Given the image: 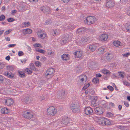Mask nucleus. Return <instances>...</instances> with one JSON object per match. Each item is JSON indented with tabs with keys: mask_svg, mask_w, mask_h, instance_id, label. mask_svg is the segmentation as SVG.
<instances>
[{
	"mask_svg": "<svg viewBox=\"0 0 130 130\" xmlns=\"http://www.w3.org/2000/svg\"><path fill=\"white\" fill-rule=\"evenodd\" d=\"M92 82L94 83H98L99 82V79L97 78H94Z\"/></svg>",
	"mask_w": 130,
	"mask_h": 130,
	"instance_id": "e433bc0d",
	"label": "nucleus"
},
{
	"mask_svg": "<svg viewBox=\"0 0 130 130\" xmlns=\"http://www.w3.org/2000/svg\"><path fill=\"white\" fill-rule=\"evenodd\" d=\"M3 75L10 78H12L14 77V75L13 74L9 73L7 71L3 73Z\"/></svg>",
	"mask_w": 130,
	"mask_h": 130,
	"instance_id": "dca6fc26",
	"label": "nucleus"
},
{
	"mask_svg": "<svg viewBox=\"0 0 130 130\" xmlns=\"http://www.w3.org/2000/svg\"><path fill=\"white\" fill-rule=\"evenodd\" d=\"M37 52H38L40 53L44 54L45 53V51L44 50L38 48L36 50Z\"/></svg>",
	"mask_w": 130,
	"mask_h": 130,
	"instance_id": "473e14b6",
	"label": "nucleus"
},
{
	"mask_svg": "<svg viewBox=\"0 0 130 130\" xmlns=\"http://www.w3.org/2000/svg\"><path fill=\"white\" fill-rule=\"evenodd\" d=\"M102 76L101 75L100 73L97 74L96 75V77H100Z\"/></svg>",
	"mask_w": 130,
	"mask_h": 130,
	"instance_id": "680f3d73",
	"label": "nucleus"
},
{
	"mask_svg": "<svg viewBox=\"0 0 130 130\" xmlns=\"http://www.w3.org/2000/svg\"><path fill=\"white\" fill-rule=\"evenodd\" d=\"M47 112L48 115L53 116L56 113L57 110L55 107L52 106L47 108Z\"/></svg>",
	"mask_w": 130,
	"mask_h": 130,
	"instance_id": "7ed1b4c3",
	"label": "nucleus"
},
{
	"mask_svg": "<svg viewBox=\"0 0 130 130\" xmlns=\"http://www.w3.org/2000/svg\"><path fill=\"white\" fill-rule=\"evenodd\" d=\"M40 9L44 13H48L50 11V8L47 6H45L40 8Z\"/></svg>",
	"mask_w": 130,
	"mask_h": 130,
	"instance_id": "4468645a",
	"label": "nucleus"
},
{
	"mask_svg": "<svg viewBox=\"0 0 130 130\" xmlns=\"http://www.w3.org/2000/svg\"><path fill=\"white\" fill-rule=\"evenodd\" d=\"M39 99L41 100H43L44 99V96L43 95L40 96L39 98Z\"/></svg>",
	"mask_w": 130,
	"mask_h": 130,
	"instance_id": "4d7b16f0",
	"label": "nucleus"
},
{
	"mask_svg": "<svg viewBox=\"0 0 130 130\" xmlns=\"http://www.w3.org/2000/svg\"><path fill=\"white\" fill-rule=\"evenodd\" d=\"M23 33L24 34H30L32 33V31L31 29L29 28H27L23 30Z\"/></svg>",
	"mask_w": 130,
	"mask_h": 130,
	"instance_id": "5701e85b",
	"label": "nucleus"
},
{
	"mask_svg": "<svg viewBox=\"0 0 130 130\" xmlns=\"http://www.w3.org/2000/svg\"><path fill=\"white\" fill-rule=\"evenodd\" d=\"M106 55V58L108 61L111 60L113 57V55L111 53H108Z\"/></svg>",
	"mask_w": 130,
	"mask_h": 130,
	"instance_id": "4be33fe9",
	"label": "nucleus"
},
{
	"mask_svg": "<svg viewBox=\"0 0 130 130\" xmlns=\"http://www.w3.org/2000/svg\"><path fill=\"white\" fill-rule=\"evenodd\" d=\"M30 25V24L29 22H25L22 24V27H26Z\"/></svg>",
	"mask_w": 130,
	"mask_h": 130,
	"instance_id": "cd10ccee",
	"label": "nucleus"
},
{
	"mask_svg": "<svg viewBox=\"0 0 130 130\" xmlns=\"http://www.w3.org/2000/svg\"><path fill=\"white\" fill-rule=\"evenodd\" d=\"M122 44L121 42L119 41H115L113 42L114 45L116 47H118L120 46Z\"/></svg>",
	"mask_w": 130,
	"mask_h": 130,
	"instance_id": "c85d7f7f",
	"label": "nucleus"
},
{
	"mask_svg": "<svg viewBox=\"0 0 130 130\" xmlns=\"http://www.w3.org/2000/svg\"><path fill=\"white\" fill-rule=\"evenodd\" d=\"M64 3H67L70 1V0H61Z\"/></svg>",
	"mask_w": 130,
	"mask_h": 130,
	"instance_id": "0e129e2a",
	"label": "nucleus"
},
{
	"mask_svg": "<svg viewBox=\"0 0 130 130\" xmlns=\"http://www.w3.org/2000/svg\"><path fill=\"white\" fill-rule=\"evenodd\" d=\"M62 59L63 60H67L69 59L68 57V55L67 54H64L61 56Z\"/></svg>",
	"mask_w": 130,
	"mask_h": 130,
	"instance_id": "bb28decb",
	"label": "nucleus"
},
{
	"mask_svg": "<svg viewBox=\"0 0 130 130\" xmlns=\"http://www.w3.org/2000/svg\"><path fill=\"white\" fill-rule=\"evenodd\" d=\"M90 85V84L88 83L87 84L85 85L82 88L83 90H84L86 89Z\"/></svg>",
	"mask_w": 130,
	"mask_h": 130,
	"instance_id": "49530a36",
	"label": "nucleus"
},
{
	"mask_svg": "<svg viewBox=\"0 0 130 130\" xmlns=\"http://www.w3.org/2000/svg\"><path fill=\"white\" fill-rule=\"evenodd\" d=\"M102 72L104 74L106 75H109L111 73V72L109 71L108 70L104 69L102 71Z\"/></svg>",
	"mask_w": 130,
	"mask_h": 130,
	"instance_id": "2f4dec72",
	"label": "nucleus"
},
{
	"mask_svg": "<svg viewBox=\"0 0 130 130\" xmlns=\"http://www.w3.org/2000/svg\"><path fill=\"white\" fill-rule=\"evenodd\" d=\"M25 71L26 73L28 74H31L32 73V71L28 68L25 69Z\"/></svg>",
	"mask_w": 130,
	"mask_h": 130,
	"instance_id": "72a5a7b5",
	"label": "nucleus"
},
{
	"mask_svg": "<svg viewBox=\"0 0 130 130\" xmlns=\"http://www.w3.org/2000/svg\"><path fill=\"white\" fill-rule=\"evenodd\" d=\"M46 59L44 56H42L40 58V60L43 62L46 61Z\"/></svg>",
	"mask_w": 130,
	"mask_h": 130,
	"instance_id": "a19ab883",
	"label": "nucleus"
},
{
	"mask_svg": "<svg viewBox=\"0 0 130 130\" xmlns=\"http://www.w3.org/2000/svg\"><path fill=\"white\" fill-rule=\"evenodd\" d=\"M5 17L3 15H2L0 16V21H4L5 19Z\"/></svg>",
	"mask_w": 130,
	"mask_h": 130,
	"instance_id": "a18cd8bd",
	"label": "nucleus"
},
{
	"mask_svg": "<svg viewBox=\"0 0 130 130\" xmlns=\"http://www.w3.org/2000/svg\"><path fill=\"white\" fill-rule=\"evenodd\" d=\"M24 54V53L21 51H19L18 53V55L19 56H22Z\"/></svg>",
	"mask_w": 130,
	"mask_h": 130,
	"instance_id": "8fccbe9b",
	"label": "nucleus"
},
{
	"mask_svg": "<svg viewBox=\"0 0 130 130\" xmlns=\"http://www.w3.org/2000/svg\"><path fill=\"white\" fill-rule=\"evenodd\" d=\"M85 112L87 115H90L93 113V110L90 107H87L85 109Z\"/></svg>",
	"mask_w": 130,
	"mask_h": 130,
	"instance_id": "9b49d317",
	"label": "nucleus"
},
{
	"mask_svg": "<svg viewBox=\"0 0 130 130\" xmlns=\"http://www.w3.org/2000/svg\"><path fill=\"white\" fill-rule=\"evenodd\" d=\"M68 119L67 117H64L62 118L61 122V124H63L65 125L67 124L69 122Z\"/></svg>",
	"mask_w": 130,
	"mask_h": 130,
	"instance_id": "aec40b11",
	"label": "nucleus"
},
{
	"mask_svg": "<svg viewBox=\"0 0 130 130\" xmlns=\"http://www.w3.org/2000/svg\"><path fill=\"white\" fill-rule=\"evenodd\" d=\"M105 50V49L104 48L100 47L98 49L97 52L99 54H102L104 53Z\"/></svg>",
	"mask_w": 130,
	"mask_h": 130,
	"instance_id": "c756f323",
	"label": "nucleus"
},
{
	"mask_svg": "<svg viewBox=\"0 0 130 130\" xmlns=\"http://www.w3.org/2000/svg\"><path fill=\"white\" fill-rule=\"evenodd\" d=\"M108 36L106 34H103L100 36V39L101 41L106 40L108 38Z\"/></svg>",
	"mask_w": 130,
	"mask_h": 130,
	"instance_id": "6ab92c4d",
	"label": "nucleus"
},
{
	"mask_svg": "<svg viewBox=\"0 0 130 130\" xmlns=\"http://www.w3.org/2000/svg\"><path fill=\"white\" fill-rule=\"evenodd\" d=\"M70 108L74 112L77 113L80 110V106L78 101L77 100L73 101L70 105Z\"/></svg>",
	"mask_w": 130,
	"mask_h": 130,
	"instance_id": "f257e3e1",
	"label": "nucleus"
},
{
	"mask_svg": "<svg viewBox=\"0 0 130 130\" xmlns=\"http://www.w3.org/2000/svg\"><path fill=\"white\" fill-rule=\"evenodd\" d=\"M82 51H76L74 53V54L75 55V57L76 58H79L82 56Z\"/></svg>",
	"mask_w": 130,
	"mask_h": 130,
	"instance_id": "f3484780",
	"label": "nucleus"
},
{
	"mask_svg": "<svg viewBox=\"0 0 130 130\" xmlns=\"http://www.w3.org/2000/svg\"><path fill=\"white\" fill-rule=\"evenodd\" d=\"M103 108L100 107H97L94 109L95 113L96 114L100 115L103 113Z\"/></svg>",
	"mask_w": 130,
	"mask_h": 130,
	"instance_id": "f8f14e48",
	"label": "nucleus"
},
{
	"mask_svg": "<svg viewBox=\"0 0 130 130\" xmlns=\"http://www.w3.org/2000/svg\"><path fill=\"white\" fill-rule=\"evenodd\" d=\"M54 52H53L52 50H48V51L47 54L48 55H52L54 54Z\"/></svg>",
	"mask_w": 130,
	"mask_h": 130,
	"instance_id": "de8ad7c7",
	"label": "nucleus"
},
{
	"mask_svg": "<svg viewBox=\"0 0 130 130\" xmlns=\"http://www.w3.org/2000/svg\"><path fill=\"white\" fill-rule=\"evenodd\" d=\"M42 30H39L38 32L37 35L38 36L42 39H44L46 36V34Z\"/></svg>",
	"mask_w": 130,
	"mask_h": 130,
	"instance_id": "2eb2a0df",
	"label": "nucleus"
},
{
	"mask_svg": "<svg viewBox=\"0 0 130 130\" xmlns=\"http://www.w3.org/2000/svg\"><path fill=\"white\" fill-rule=\"evenodd\" d=\"M87 30V28L84 27L79 28L77 30L76 32L80 35L84 34Z\"/></svg>",
	"mask_w": 130,
	"mask_h": 130,
	"instance_id": "ddd939ff",
	"label": "nucleus"
},
{
	"mask_svg": "<svg viewBox=\"0 0 130 130\" xmlns=\"http://www.w3.org/2000/svg\"><path fill=\"white\" fill-rule=\"evenodd\" d=\"M19 8L21 10L24 11L25 9V6L24 5H21L19 7Z\"/></svg>",
	"mask_w": 130,
	"mask_h": 130,
	"instance_id": "79ce46f5",
	"label": "nucleus"
},
{
	"mask_svg": "<svg viewBox=\"0 0 130 130\" xmlns=\"http://www.w3.org/2000/svg\"><path fill=\"white\" fill-rule=\"evenodd\" d=\"M127 79L130 81V74H128L127 75Z\"/></svg>",
	"mask_w": 130,
	"mask_h": 130,
	"instance_id": "774afa93",
	"label": "nucleus"
},
{
	"mask_svg": "<svg viewBox=\"0 0 130 130\" xmlns=\"http://www.w3.org/2000/svg\"><path fill=\"white\" fill-rule=\"evenodd\" d=\"M5 66L4 63L3 62H0V69H3Z\"/></svg>",
	"mask_w": 130,
	"mask_h": 130,
	"instance_id": "37998d69",
	"label": "nucleus"
},
{
	"mask_svg": "<svg viewBox=\"0 0 130 130\" xmlns=\"http://www.w3.org/2000/svg\"><path fill=\"white\" fill-rule=\"evenodd\" d=\"M96 21L95 17L93 16H90L88 17L86 19L87 24L88 25H90L94 23Z\"/></svg>",
	"mask_w": 130,
	"mask_h": 130,
	"instance_id": "20e7f679",
	"label": "nucleus"
},
{
	"mask_svg": "<svg viewBox=\"0 0 130 130\" xmlns=\"http://www.w3.org/2000/svg\"><path fill=\"white\" fill-rule=\"evenodd\" d=\"M7 21L9 22H12L14 21L15 20L14 19L10 18L7 19Z\"/></svg>",
	"mask_w": 130,
	"mask_h": 130,
	"instance_id": "09e8293b",
	"label": "nucleus"
},
{
	"mask_svg": "<svg viewBox=\"0 0 130 130\" xmlns=\"http://www.w3.org/2000/svg\"><path fill=\"white\" fill-rule=\"evenodd\" d=\"M99 123V124L103 125H107L110 124V121L108 119L104 117L100 118Z\"/></svg>",
	"mask_w": 130,
	"mask_h": 130,
	"instance_id": "f03ea898",
	"label": "nucleus"
},
{
	"mask_svg": "<svg viewBox=\"0 0 130 130\" xmlns=\"http://www.w3.org/2000/svg\"><path fill=\"white\" fill-rule=\"evenodd\" d=\"M123 56L125 57H127L130 55V53H127L124 54H123Z\"/></svg>",
	"mask_w": 130,
	"mask_h": 130,
	"instance_id": "3c124183",
	"label": "nucleus"
},
{
	"mask_svg": "<svg viewBox=\"0 0 130 130\" xmlns=\"http://www.w3.org/2000/svg\"><path fill=\"white\" fill-rule=\"evenodd\" d=\"M30 68V69L32 70H33L35 71H37V69L34 65L31 66Z\"/></svg>",
	"mask_w": 130,
	"mask_h": 130,
	"instance_id": "4c0bfd02",
	"label": "nucleus"
},
{
	"mask_svg": "<svg viewBox=\"0 0 130 130\" xmlns=\"http://www.w3.org/2000/svg\"><path fill=\"white\" fill-rule=\"evenodd\" d=\"M91 90L90 89H88L85 91L86 94H88L90 93Z\"/></svg>",
	"mask_w": 130,
	"mask_h": 130,
	"instance_id": "5fc2aeb1",
	"label": "nucleus"
},
{
	"mask_svg": "<svg viewBox=\"0 0 130 130\" xmlns=\"http://www.w3.org/2000/svg\"><path fill=\"white\" fill-rule=\"evenodd\" d=\"M96 44H91L89 46V49L90 51L93 52L95 51L96 48Z\"/></svg>",
	"mask_w": 130,
	"mask_h": 130,
	"instance_id": "a211bd4d",
	"label": "nucleus"
},
{
	"mask_svg": "<svg viewBox=\"0 0 130 130\" xmlns=\"http://www.w3.org/2000/svg\"><path fill=\"white\" fill-rule=\"evenodd\" d=\"M24 117L28 119H30L33 116V113L31 111L27 110L23 113Z\"/></svg>",
	"mask_w": 130,
	"mask_h": 130,
	"instance_id": "423d86ee",
	"label": "nucleus"
},
{
	"mask_svg": "<svg viewBox=\"0 0 130 130\" xmlns=\"http://www.w3.org/2000/svg\"><path fill=\"white\" fill-rule=\"evenodd\" d=\"M35 64L36 66L38 67H40L41 66V63L39 61H36L35 62Z\"/></svg>",
	"mask_w": 130,
	"mask_h": 130,
	"instance_id": "f704fd0d",
	"label": "nucleus"
},
{
	"mask_svg": "<svg viewBox=\"0 0 130 130\" xmlns=\"http://www.w3.org/2000/svg\"><path fill=\"white\" fill-rule=\"evenodd\" d=\"M106 116L108 118H114L115 117L113 116V114L110 112H107L106 115Z\"/></svg>",
	"mask_w": 130,
	"mask_h": 130,
	"instance_id": "7c9ffc66",
	"label": "nucleus"
},
{
	"mask_svg": "<svg viewBox=\"0 0 130 130\" xmlns=\"http://www.w3.org/2000/svg\"><path fill=\"white\" fill-rule=\"evenodd\" d=\"M1 113L3 114H7L9 111L8 109L5 107L1 109Z\"/></svg>",
	"mask_w": 130,
	"mask_h": 130,
	"instance_id": "b1692460",
	"label": "nucleus"
},
{
	"mask_svg": "<svg viewBox=\"0 0 130 130\" xmlns=\"http://www.w3.org/2000/svg\"><path fill=\"white\" fill-rule=\"evenodd\" d=\"M19 75L22 77H23L25 76V74L23 72H19Z\"/></svg>",
	"mask_w": 130,
	"mask_h": 130,
	"instance_id": "58836bf2",
	"label": "nucleus"
},
{
	"mask_svg": "<svg viewBox=\"0 0 130 130\" xmlns=\"http://www.w3.org/2000/svg\"><path fill=\"white\" fill-rule=\"evenodd\" d=\"M122 102H124V105L127 107H128L129 106V104L127 102H125V101H122Z\"/></svg>",
	"mask_w": 130,
	"mask_h": 130,
	"instance_id": "603ef678",
	"label": "nucleus"
},
{
	"mask_svg": "<svg viewBox=\"0 0 130 130\" xmlns=\"http://www.w3.org/2000/svg\"><path fill=\"white\" fill-rule=\"evenodd\" d=\"M23 101L26 103H29L31 101V98L29 97H25L23 99Z\"/></svg>",
	"mask_w": 130,
	"mask_h": 130,
	"instance_id": "393cba45",
	"label": "nucleus"
},
{
	"mask_svg": "<svg viewBox=\"0 0 130 130\" xmlns=\"http://www.w3.org/2000/svg\"><path fill=\"white\" fill-rule=\"evenodd\" d=\"M113 84L114 86H113L114 87H115V88L116 90L118 91V89L117 88V87L115 84L113 83Z\"/></svg>",
	"mask_w": 130,
	"mask_h": 130,
	"instance_id": "338daca9",
	"label": "nucleus"
},
{
	"mask_svg": "<svg viewBox=\"0 0 130 130\" xmlns=\"http://www.w3.org/2000/svg\"><path fill=\"white\" fill-rule=\"evenodd\" d=\"M3 101L5 105L7 106L11 105L13 103V100L12 99L9 98H5Z\"/></svg>",
	"mask_w": 130,
	"mask_h": 130,
	"instance_id": "6e6552de",
	"label": "nucleus"
},
{
	"mask_svg": "<svg viewBox=\"0 0 130 130\" xmlns=\"http://www.w3.org/2000/svg\"><path fill=\"white\" fill-rule=\"evenodd\" d=\"M119 74L118 76L120 78L123 79L125 75V73L124 72L118 71L117 72Z\"/></svg>",
	"mask_w": 130,
	"mask_h": 130,
	"instance_id": "412c9836",
	"label": "nucleus"
},
{
	"mask_svg": "<svg viewBox=\"0 0 130 130\" xmlns=\"http://www.w3.org/2000/svg\"><path fill=\"white\" fill-rule=\"evenodd\" d=\"M109 105L111 107H113L115 106L114 104L111 102H110L109 103Z\"/></svg>",
	"mask_w": 130,
	"mask_h": 130,
	"instance_id": "052dcab7",
	"label": "nucleus"
},
{
	"mask_svg": "<svg viewBox=\"0 0 130 130\" xmlns=\"http://www.w3.org/2000/svg\"><path fill=\"white\" fill-rule=\"evenodd\" d=\"M16 44H9L8 46L11 47H13L16 45Z\"/></svg>",
	"mask_w": 130,
	"mask_h": 130,
	"instance_id": "bf43d9fd",
	"label": "nucleus"
},
{
	"mask_svg": "<svg viewBox=\"0 0 130 130\" xmlns=\"http://www.w3.org/2000/svg\"><path fill=\"white\" fill-rule=\"evenodd\" d=\"M61 96H63L65 94V91L64 90H62L61 92Z\"/></svg>",
	"mask_w": 130,
	"mask_h": 130,
	"instance_id": "e2e57ef3",
	"label": "nucleus"
},
{
	"mask_svg": "<svg viewBox=\"0 0 130 130\" xmlns=\"http://www.w3.org/2000/svg\"><path fill=\"white\" fill-rule=\"evenodd\" d=\"M106 5L107 7L111 8L114 6L115 3L112 0H106Z\"/></svg>",
	"mask_w": 130,
	"mask_h": 130,
	"instance_id": "9d476101",
	"label": "nucleus"
},
{
	"mask_svg": "<svg viewBox=\"0 0 130 130\" xmlns=\"http://www.w3.org/2000/svg\"><path fill=\"white\" fill-rule=\"evenodd\" d=\"M54 70V69L51 68L48 69L45 73V75L47 78L52 77L53 76Z\"/></svg>",
	"mask_w": 130,
	"mask_h": 130,
	"instance_id": "39448f33",
	"label": "nucleus"
},
{
	"mask_svg": "<svg viewBox=\"0 0 130 130\" xmlns=\"http://www.w3.org/2000/svg\"><path fill=\"white\" fill-rule=\"evenodd\" d=\"M51 23L50 21L47 20L46 21L45 24V25H48V24H51Z\"/></svg>",
	"mask_w": 130,
	"mask_h": 130,
	"instance_id": "13d9d810",
	"label": "nucleus"
},
{
	"mask_svg": "<svg viewBox=\"0 0 130 130\" xmlns=\"http://www.w3.org/2000/svg\"><path fill=\"white\" fill-rule=\"evenodd\" d=\"M68 35H66V38H63L62 40H61V44H65L67 42H68L69 41H70L68 40Z\"/></svg>",
	"mask_w": 130,
	"mask_h": 130,
	"instance_id": "a878e982",
	"label": "nucleus"
},
{
	"mask_svg": "<svg viewBox=\"0 0 130 130\" xmlns=\"http://www.w3.org/2000/svg\"><path fill=\"white\" fill-rule=\"evenodd\" d=\"M123 83L124 85L126 86H130V83L128 82L126 80H124L123 81Z\"/></svg>",
	"mask_w": 130,
	"mask_h": 130,
	"instance_id": "c9c22d12",
	"label": "nucleus"
},
{
	"mask_svg": "<svg viewBox=\"0 0 130 130\" xmlns=\"http://www.w3.org/2000/svg\"><path fill=\"white\" fill-rule=\"evenodd\" d=\"M53 34L55 35H57L59 33V30L58 29H55L53 30Z\"/></svg>",
	"mask_w": 130,
	"mask_h": 130,
	"instance_id": "ea45409f",
	"label": "nucleus"
},
{
	"mask_svg": "<svg viewBox=\"0 0 130 130\" xmlns=\"http://www.w3.org/2000/svg\"><path fill=\"white\" fill-rule=\"evenodd\" d=\"M89 37H83L81 39L80 42L82 45L86 44L88 43V42H89Z\"/></svg>",
	"mask_w": 130,
	"mask_h": 130,
	"instance_id": "1a4fd4ad",
	"label": "nucleus"
},
{
	"mask_svg": "<svg viewBox=\"0 0 130 130\" xmlns=\"http://www.w3.org/2000/svg\"><path fill=\"white\" fill-rule=\"evenodd\" d=\"M107 88L111 92L114 89L111 86H108L107 87Z\"/></svg>",
	"mask_w": 130,
	"mask_h": 130,
	"instance_id": "c03bdc74",
	"label": "nucleus"
},
{
	"mask_svg": "<svg viewBox=\"0 0 130 130\" xmlns=\"http://www.w3.org/2000/svg\"><path fill=\"white\" fill-rule=\"evenodd\" d=\"M3 77L0 75V83H2L3 82Z\"/></svg>",
	"mask_w": 130,
	"mask_h": 130,
	"instance_id": "864d4df0",
	"label": "nucleus"
},
{
	"mask_svg": "<svg viewBox=\"0 0 130 130\" xmlns=\"http://www.w3.org/2000/svg\"><path fill=\"white\" fill-rule=\"evenodd\" d=\"M126 30L128 32H130V25H129L126 27Z\"/></svg>",
	"mask_w": 130,
	"mask_h": 130,
	"instance_id": "6e6d98bb",
	"label": "nucleus"
},
{
	"mask_svg": "<svg viewBox=\"0 0 130 130\" xmlns=\"http://www.w3.org/2000/svg\"><path fill=\"white\" fill-rule=\"evenodd\" d=\"M78 82L79 83H81L84 81L86 82L87 80V78L85 75H82L78 77Z\"/></svg>",
	"mask_w": 130,
	"mask_h": 130,
	"instance_id": "0eeeda50",
	"label": "nucleus"
},
{
	"mask_svg": "<svg viewBox=\"0 0 130 130\" xmlns=\"http://www.w3.org/2000/svg\"><path fill=\"white\" fill-rule=\"evenodd\" d=\"M27 60V59L26 58V59L25 58L24 59H23V60H21V61L22 62V63H25L26 62Z\"/></svg>",
	"mask_w": 130,
	"mask_h": 130,
	"instance_id": "69168bd1",
	"label": "nucleus"
}]
</instances>
